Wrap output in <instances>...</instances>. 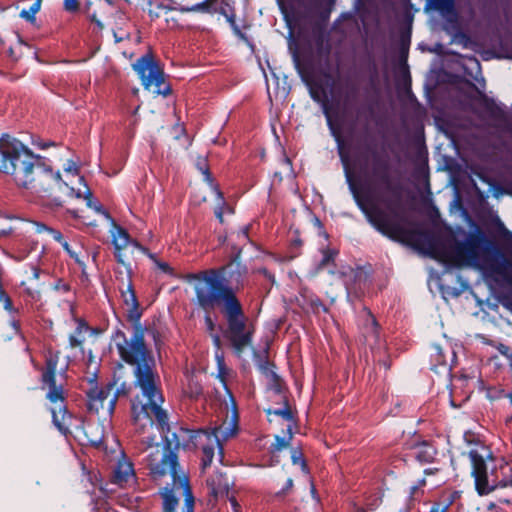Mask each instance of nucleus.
I'll return each mask as SVG.
<instances>
[{
    "instance_id": "nucleus-14",
    "label": "nucleus",
    "mask_w": 512,
    "mask_h": 512,
    "mask_svg": "<svg viewBox=\"0 0 512 512\" xmlns=\"http://www.w3.org/2000/svg\"><path fill=\"white\" fill-rule=\"evenodd\" d=\"M309 93L311 98L320 104L324 115L327 118L328 124H331V115H330V99L328 92L321 81L319 80H311L308 82Z\"/></svg>"
},
{
    "instance_id": "nucleus-57",
    "label": "nucleus",
    "mask_w": 512,
    "mask_h": 512,
    "mask_svg": "<svg viewBox=\"0 0 512 512\" xmlns=\"http://www.w3.org/2000/svg\"><path fill=\"white\" fill-rule=\"evenodd\" d=\"M302 240L300 238H296L294 239L292 242H291V247L292 248H296V249H300L301 246H302Z\"/></svg>"
},
{
    "instance_id": "nucleus-47",
    "label": "nucleus",
    "mask_w": 512,
    "mask_h": 512,
    "mask_svg": "<svg viewBox=\"0 0 512 512\" xmlns=\"http://www.w3.org/2000/svg\"><path fill=\"white\" fill-rule=\"evenodd\" d=\"M198 168L205 175V179L209 182H212V177L205 160L198 163Z\"/></svg>"
},
{
    "instance_id": "nucleus-51",
    "label": "nucleus",
    "mask_w": 512,
    "mask_h": 512,
    "mask_svg": "<svg viewBox=\"0 0 512 512\" xmlns=\"http://www.w3.org/2000/svg\"><path fill=\"white\" fill-rule=\"evenodd\" d=\"M293 487V480L291 478L287 479L284 487L281 491L277 493V495H284L288 490L292 489Z\"/></svg>"
},
{
    "instance_id": "nucleus-2",
    "label": "nucleus",
    "mask_w": 512,
    "mask_h": 512,
    "mask_svg": "<svg viewBox=\"0 0 512 512\" xmlns=\"http://www.w3.org/2000/svg\"><path fill=\"white\" fill-rule=\"evenodd\" d=\"M141 396L142 391H139L131 397V421L135 432L139 435L149 433L156 424L162 434V446L156 444L154 449H166L167 441L174 438L175 442H179V446L175 450L177 461L179 449L181 447L184 448L187 441H191L195 446H201L203 454L201 465L203 469L211 465L215 449L218 450L220 461L222 460V442L236 435V422L230 423L227 426L221 425L211 430H189L176 427L172 431L169 425L168 415L161 407L164 402L162 389L160 388V401H155V404L148 403V401L152 402L150 398H142Z\"/></svg>"
},
{
    "instance_id": "nucleus-55",
    "label": "nucleus",
    "mask_w": 512,
    "mask_h": 512,
    "mask_svg": "<svg viewBox=\"0 0 512 512\" xmlns=\"http://www.w3.org/2000/svg\"><path fill=\"white\" fill-rule=\"evenodd\" d=\"M67 173H71L72 175H78L79 168L75 163H71L68 167L65 168Z\"/></svg>"
},
{
    "instance_id": "nucleus-33",
    "label": "nucleus",
    "mask_w": 512,
    "mask_h": 512,
    "mask_svg": "<svg viewBox=\"0 0 512 512\" xmlns=\"http://www.w3.org/2000/svg\"><path fill=\"white\" fill-rule=\"evenodd\" d=\"M257 367L265 377H276V372L273 369L274 365L269 362L267 356L259 360Z\"/></svg>"
},
{
    "instance_id": "nucleus-32",
    "label": "nucleus",
    "mask_w": 512,
    "mask_h": 512,
    "mask_svg": "<svg viewBox=\"0 0 512 512\" xmlns=\"http://www.w3.org/2000/svg\"><path fill=\"white\" fill-rule=\"evenodd\" d=\"M148 15L151 20L157 19L160 17V12H165V5L162 0H150L148 2Z\"/></svg>"
},
{
    "instance_id": "nucleus-22",
    "label": "nucleus",
    "mask_w": 512,
    "mask_h": 512,
    "mask_svg": "<svg viewBox=\"0 0 512 512\" xmlns=\"http://www.w3.org/2000/svg\"><path fill=\"white\" fill-rule=\"evenodd\" d=\"M360 320L364 329L365 337H378L379 325L371 310L364 306L360 312Z\"/></svg>"
},
{
    "instance_id": "nucleus-58",
    "label": "nucleus",
    "mask_w": 512,
    "mask_h": 512,
    "mask_svg": "<svg viewBox=\"0 0 512 512\" xmlns=\"http://www.w3.org/2000/svg\"><path fill=\"white\" fill-rule=\"evenodd\" d=\"M12 327L16 330V331H19L20 330V323L19 321L17 320H13L12 323H11Z\"/></svg>"
},
{
    "instance_id": "nucleus-4",
    "label": "nucleus",
    "mask_w": 512,
    "mask_h": 512,
    "mask_svg": "<svg viewBox=\"0 0 512 512\" xmlns=\"http://www.w3.org/2000/svg\"><path fill=\"white\" fill-rule=\"evenodd\" d=\"M428 244L430 255L446 265H472L512 282V242L505 248V255L483 235H471L465 241L429 240Z\"/></svg>"
},
{
    "instance_id": "nucleus-8",
    "label": "nucleus",
    "mask_w": 512,
    "mask_h": 512,
    "mask_svg": "<svg viewBox=\"0 0 512 512\" xmlns=\"http://www.w3.org/2000/svg\"><path fill=\"white\" fill-rule=\"evenodd\" d=\"M60 351L48 347L45 352V366L42 369V387L47 388L46 398L53 405L51 408L52 420L57 429L64 435L70 433L72 414L68 412L65 404V392L62 384H56V372L60 360Z\"/></svg>"
},
{
    "instance_id": "nucleus-37",
    "label": "nucleus",
    "mask_w": 512,
    "mask_h": 512,
    "mask_svg": "<svg viewBox=\"0 0 512 512\" xmlns=\"http://www.w3.org/2000/svg\"><path fill=\"white\" fill-rule=\"evenodd\" d=\"M41 7V0H36L28 10L23 9L20 13V16L27 21L33 22L35 20V15L38 13Z\"/></svg>"
},
{
    "instance_id": "nucleus-27",
    "label": "nucleus",
    "mask_w": 512,
    "mask_h": 512,
    "mask_svg": "<svg viewBox=\"0 0 512 512\" xmlns=\"http://www.w3.org/2000/svg\"><path fill=\"white\" fill-rule=\"evenodd\" d=\"M266 413L268 416L273 414L282 417L283 419L288 421L290 423L289 425L291 426L292 424H295V416L286 397H284V406L282 408L268 409Z\"/></svg>"
},
{
    "instance_id": "nucleus-5",
    "label": "nucleus",
    "mask_w": 512,
    "mask_h": 512,
    "mask_svg": "<svg viewBox=\"0 0 512 512\" xmlns=\"http://www.w3.org/2000/svg\"><path fill=\"white\" fill-rule=\"evenodd\" d=\"M368 175L374 184L384 187L393 195L394 199H381L390 213L383 211L372 203L369 197L361 195L354 187H351L358 208L365 215L368 222L382 235L395 242L406 243L412 238L413 233L406 230L397 218L395 210L398 207L401 195L398 189L392 186L388 161L374 154L373 165Z\"/></svg>"
},
{
    "instance_id": "nucleus-52",
    "label": "nucleus",
    "mask_w": 512,
    "mask_h": 512,
    "mask_svg": "<svg viewBox=\"0 0 512 512\" xmlns=\"http://www.w3.org/2000/svg\"><path fill=\"white\" fill-rule=\"evenodd\" d=\"M65 7L69 11H74L78 7L77 0H65Z\"/></svg>"
},
{
    "instance_id": "nucleus-29",
    "label": "nucleus",
    "mask_w": 512,
    "mask_h": 512,
    "mask_svg": "<svg viewBox=\"0 0 512 512\" xmlns=\"http://www.w3.org/2000/svg\"><path fill=\"white\" fill-rule=\"evenodd\" d=\"M433 6L443 15L456 16L454 0H432Z\"/></svg>"
},
{
    "instance_id": "nucleus-45",
    "label": "nucleus",
    "mask_w": 512,
    "mask_h": 512,
    "mask_svg": "<svg viewBox=\"0 0 512 512\" xmlns=\"http://www.w3.org/2000/svg\"><path fill=\"white\" fill-rule=\"evenodd\" d=\"M54 290L65 294L71 290V286L64 280L58 279L54 284Z\"/></svg>"
},
{
    "instance_id": "nucleus-34",
    "label": "nucleus",
    "mask_w": 512,
    "mask_h": 512,
    "mask_svg": "<svg viewBox=\"0 0 512 512\" xmlns=\"http://www.w3.org/2000/svg\"><path fill=\"white\" fill-rule=\"evenodd\" d=\"M0 303H2L4 310L8 313H18V309L14 307L10 296L5 292L3 285L0 286Z\"/></svg>"
},
{
    "instance_id": "nucleus-19",
    "label": "nucleus",
    "mask_w": 512,
    "mask_h": 512,
    "mask_svg": "<svg viewBox=\"0 0 512 512\" xmlns=\"http://www.w3.org/2000/svg\"><path fill=\"white\" fill-rule=\"evenodd\" d=\"M112 32L115 38V42H121L130 37V22L128 16L121 12L117 11L114 14V23L112 25Z\"/></svg>"
},
{
    "instance_id": "nucleus-16",
    "label": "nucleus",
    "mask_w": 512,
    "mask_h": 512,
    "mask_svg": "<svg viewBox=\"0 0 512 512\" xmlns=\"http://www.w3.org/2000/svg\"><path fill=\"white\" fill-rule=\"evenodd\" d=\"M206 484L209 493L215 498L228 496L229 494L230 481L228 477L221 472L217 471L209 475L206 479Z\"/></svg>"
},
{
    "instance_id": "nucleus-25",
    "label": "nucleus",
    "mask_w": 512,
    "mask_h": 512,
    "mask_svg": "<svg viewBox=\"0 0 512 512\" xmlns=\"http://www.w3.org/2000/svg\"><path fill=\"white\" fill-rule=\"evenodd\" d=\"M183 393L191 399H196L202 395V384L194 375L189 374L186 376V384L183 387Z\"/></svg>"
},
{
    "instance_id": "nucleus-6",
    "label": "nucleus",
    "mask_w": 512,
    "mask_h": 512,
    "mask_svg": "<svg viewBox=\"0 0 512 512\" xmlns=\"http://www.w3.org/2000/svg\"><path fill=\"white\" fill-rule=\"evenodd\" d=\"M166 449H154L146 458L149 475L154 481H160L166 475L172 479L160 492L163 500V512H194V496L189 477L176 460L175 450L179 442L174 438L167 441Z\"/></svg>"
},
{
    "instance_id": "nucleus-63",
    "label": "nucleus",
    "mask_w": 512,
    "mask_h": 512,
    "mask_svg": "<svg viewBox=\"0 0 512 512\" xmlns=\"http://www.w3.org/2000/svg\"><path fill=\"white\" fill-rule=\"evenodd\" d=\"M243 235H244L245 237H247V236H248V229H247V228H245V229L243 230Z\"/></svg>"
},
{
    "instance_id": "nucleus-53",
    "label": "nucleus",
    "mask_w": 512,
    "mask_h": 512,
    "mask_svg": "<svg viewBox=\"0 0 512 512\" xmlns=\"http://www.w3.org/2000/svg\"><path fill=\"white\" fill-rule=\"evenodd\" d=\"M141 441H142V443L146 444V447L150 448L155 443V436L148 435L146 437H143Z\"/></svg>"
},
{
    "instance_id": "nucleus-54",
    "label": "nucleus",
    "mask_w": 512,
    "mask_h": 512,
    "mask_svg": "<svg viewBox=\"0 0 512 512\" xmlns=\"http://www.w3.org/2000/svg\"><path fill=\"white\" fill-rule=\"evenodd\" d=\"M166 24H167V27L170 29H175V28L180 27L177 19H175L174 17L166 18Z\"/></svg>"
},
{
    "instance_id": "nucleus-24",
    "label": "nucleus",
    "mask_w": 512,
    "mask_h": 512,
    "mask_svg": "<svg viewBox=\"0 0 512 512\" xmlns=\"http://www.w3.org/2000/svg\"><path fill=\"white\" fill-rule=\"evenodd\" d=\"M315 53L319 58H328L331 53V43L327 35L323 32L314 37Z\"/></svg>"
},
{
    "instance_id": "nucleus-48",
    "label": "nucleus",
    "mask_w": 512,
    "mask_h": 512,
    "mask_svg": "<svg viewBox=\"0 0 512 512\" xmlns=\"http://www.w3.org/2000/svg\"><path fill=\"white\" fill-rule=\"evenodd\" d=\"M115 276L116 280L119 283L118 287H125L126 286V272L124 273L122 270H115Z\"/></svg>"
},
{
    "instance_id": "nucleus-43",
    "label": "nucleus",
    "mask_w": 512,
    "mask_h": 512,
    "mask_svg": "<svg viewBox=\"0 0 512 512\" xmlns=\"http://www.w3.org/2000/svg\"><path fill=\"white\" fill-rule=\"evenodd\" d=\"M162 2L166 6L165 12H168V11L184 12L182 9L186 8V6L179 5L176 0H162Z\"/></svg>"
},
{
    "instance_id": "nucleus-41",
    "label": "nucleus",
    "mask_w": 512,
    "mask_h": 512,
    "mask_svg": "<svg viewBox=\"0 0 512 512\" xmlns=\"http://www.w3.org/2000/svg\"><path fill=\"white\" fill-rule=\"evenodd\" d=\"M269 379V387L272 389L275 393L281 394L283 390V383L281 378L276 374V377H266Z\"/></svg>"
},
{
    "instance_id": "nucleus-11",
    "label": "nucleus",
    "mask_w": 512,
    "mask_h": 512,
    "mask_svg": "<svg viewBox=\"0 0 512 512\" xmlns=\"http://www.w3.org/2000/svg\"><path fill=\"white\" fill-rule=\"evenodd\" d=\"M90 388L86 391V407L91 413H99L106 410L108 414L114 412L117 398L121 393L126 394L125 385L123 384L115 394L110 397L114 384L109 383L104 387H98L96 375L88 379Z\"/></svg>"
},
{
    "instance_id": "nucleus-42",
    "label": "nucleus",
    "mask_w": 512,
    "mask_h": 512,
    "mask_svg": "<svg viewBox=\"0 0 512 512\" xmlns=\"http://www.w3.org/2000/svg\"><path fill=\"white\" fill-rule=\"evenodd\" d=\"M24 293L29 298V300L33 303H38L41 301V292L37 289L25 287Z\"/></svg>"
},
{
    "instance_id": "nucleus-3",
    "label": "nucleus",
    "mask_w": 512,
    "mask_h": 512,
    "mask_svg": "<svg viewBox=\"0 0 512 512\" xmlns=\"http://www.w3.org/2000/svg\"><path fill=\"white\" fill-rule=\"evenodd\" d=\"M132 273L126 271V286L119 287V290L123 303L129 307L127 319L133 324V334L128 340L126 334L117 329L112 339L120 358L126 364L134 366V388L142 391V398L148 397L155 404V401H160V376L154 356L144 341L146 328L140 323L142 312L133 287Z\"/></svg>"
},
{
    "instance_id": "nucleus-1",
    "label": "nucleus",
    "mask_w": 512,
    "mask_h": 512,
    "mask_svg": "<svg viewBox=\"0 0 512 512\" xmlns=\"http://www.w3.org/2000/svg\"><path fill=\"white\" fill-rule=\"evenodd\" d=\"M247 273L245 265L232 260L217 268L186 275V280L194 283L196 304L205 312V328L214 346L220 348L221 339L215 333L216 324L210 313L218 307L226 324L225 337L237 355L252 345L255 333V325L249 321L237 295Z\"/></svg>"
},
{
    "instance_id": "nucleus-49",
    "label": "nucleus",
    "mask_w": 512,
    "mask_h": 512,
    "mask_svg": "<svg viewBox=\"0 0 512 512\" xmlns=\"http://www.w3.org/2000/svg\"><path fill=\"white\" fill-rule=\"evenodd\" d=\"M356 96H357V89H356V87H351L347 91V93H346V95L344 97V103L345 104L349 103L350 101L354 100L356 98Z\"/></svg>"
},
{
    "instance_id": "nucleus-30",
    "label": "nucleus",
    "mask_w": 512,
    "mask_h": 512,
    "mask_svg": "<svg viewBox=\"0 0 512 512\" xmlns=\"http://www.w3.org/2000/svg\"><path fill=\"white\" fill-rule=\"evenodd\" d=\"M339 251L333 248H326L322 250V259L318 264V269H323L330 264H334Z\"/></svg>"
},
{
    "instance_id": "nucleus-18",
    "label": "nucleus",
    "mask_w": 512,
    "mask_h": 512,
    "mask_svg": "<svg viewBox=\"0 0 512 512\" xmlns=\"http://www.w3.org/2000/svg\"><path fill=\"white\" fill-rule=\"evenodd\" d=\"M71 315L72 319L76 324L74 332L69 336V345L71 348L81 347L85 342V334L89 330V325L87 321L83 318H80L76 315L75 309L71 307Z\"/></svg>"
},
{
    "instance_id": "nucleus-64",
    "label": "nucleus",
    "mask_w": 512,
    "mask_h": 512,
    "mask_svg": "<svg viewBox=\"0 0 512 512\" xmlns=\"http://www.w3.org/2000/svg\"><path fill=\"white\" fill-rule=\"evenodd\" d=\"M447 508H448V506H443V507L441 508V512H446Z\"/></svg>"
},
{
    "instance_id": "nucleus-9",
    "label": "nucleus",
    "mask_w": 512,
    "mask_h": 512,
    "mask_svg": "<svg viewBox=\"0 0 512 512\" xmlns=\"http://www.w3.org/2000/svg\"><path fill=\"white\" fill-rule=\"evenodd\" d=\"M133 68L139 75L145 89L151 90L157 96L167 97L171 94V85L166 80L163 70L152 54L142 55L133 64Z\"/></svg>"
},
{
    "instance_id": "nucleus-23",
    "label": "nucleus",
    "mask_w": 512,
    "mask_h": 512,
    "mask_svg": "<svg viewBox=\"0 0 512 512\" xmlns=\"http://www.w3.org/2000/svg\"><path fill=\"white\" fill-rule=\"evenodd\" d=\"M436 455V448L427 442H423L415 447V459L421 464L432 463Z\"/></svg>"
},
{
    "instance_id": "nucleus-46",
    "label": "nucleus",
    "mask_w": 512,
    "mask_h": 512,
    "mask_svg": "<svg viewBox=\"0 0 512 512\" xmlns=\"http://www.w3.org/2000/svg\"><path fill=\"white\" fill-rule=\"evenodd\" d=\"M433 349H434L435 353L431 354V357L434 358L438 363L445 364L446 363L445 356L443 355L440 347L434 346Z\"/></svg>"
},
{
    "instance_id": "nucleus-13",
    "label": "nucleus",
    "mask_w": 512,
    "mask_h": 512,
    "mask_svg": "<svg viewBox=\"0 0 512 512\" xmlns=\"http://www.w3.org/2000/svg\"><path fill=\"white\" fill-rule=\"evenodd\" d=\"M342 276L348 294H354L357 297L363 294L369 275L361 267L349 268L347 272L342 273Z\"/></svg>"
},
{
    "instance_id": "nucleus-56",
    "label": "nucleus",
    "mask_w": 512,
    "mask_h": 512,
    "mask_svg": "<svg viewBox=\"0 0 512 512\" xmlns=\"http://www.w3.org/2000/svg\"><path fill=\"white\" fill-rule=\"evenodd\" d=\"M34 145H36L40 149H47L54 145L53 142H33Z\"/></svg>"
},
{
    "instance_id": "nucleus-39",
    "label": "nucleus",
    "mask_w": 512,
    "mask_h": 512,
    "mask_svg": "<svg viewBox=\"0 0 512 512\" xmlns=\"http://www.w3.org/2000/svg\"><path fill=\"white\" fill-rule=\"evenodd\" d=\"M227 22L230 24V27L232 28L235 35H237L240 39L244 41H248L247 36L241 31L239 26L236 23L235 15L234 13H231L229 15H226Z\"/></svg>"
},
{
    "instance_id": "nucleus-38",
    "label": "nucleus",
    "mask_w": 512,
    "mask_h": 512,
    "mask_svg": "<svg viewBox=\"0 0 512 512\" xmlns=\"http://www.w3.org/2000/svg\"><path fill=\"white\" fill-rule=\"evenodd\" d=\"M212 1L213 0H204L200 3H197L193 6H186V8H183L182 10L183 11H186V12H198V11H201V12H205V13H209L211 12L213 9H212Z\"/></svg>"
},
{
    "instance_id": "nucleus-61",
    "label": "nucleus",
    "mask_w": 512,
    "mask_h": 512,
    "mask_svg": "<svg viewBox=\"0 0 512 512\" xmlns=\"http://www.w3.org/2000/svg\"><path fill=\"white\" fill-rule=\"evenodd\" d=\"M33 276L35 279H38L39 277V269L36 267L33 268Z\"/></svg>"
},
{
    "instance_id": "nucleus-17",
    "label": "nucleus",
    "mask_w": 512,
    "mask_h": 512,
    "mask_svg": "<svg viewBox=\"0 0 512 512\" xmlns=\"http://www.w3.org/2000/svg\"><path fill=\"white\" fill-rule=\"evenodd\" d=\"M66 253L77 263L82 271L85 270L86 260L89 258L88 251L84 248L83 244L77 241L68 242L65 238L62 243H59Z\"/></svg>"
},
{
    "instance_id": "nucleus-15",
    "label": "nucleus",
    "mask_w": 512,
    "mask_h": 512,
    "mask_svg": "<svg viewBox=\"0 0 512 512\" xmlns=\"http://www.w3.org/2000/svg\"><path fill=\"white\" fill-rule=\"evenodd\" d=\"M135 478L133 463L123 454L117 461L113 472V482L123 486Z\"/></svg>"
},
{
    "instance_id": "nucleus-50",
    "label": "nucleus",
    "mask_w": 512,
    "mask_h": 512,
    "mask_svg": "<svg viewBox=\"0 0 512 512\" xmlns=\"http://www.w3.org/2000/svg\"><path fill=\"white\" fill-rule=\"evenodd\" d=\"M229 502L231 505L232 512H241V506L239 505L234 496L229 497Z\"/></svg>"
},
{
    "instance_id": "nucleus-21",
    "label": "nucleus",
    "mask_w": 512,
    "mask_h": 512,
    "mask_svg": "<svg viewBox=\"0 0 512 512\" xmlns=\"http://www.w3.org/2000/svg\"><path fill=\"white\" fill-rule=\"evenodd\" d=\"M20 142L17 140L0 139V171L6 173L7 164L12 160L17 146Z\"/></svg>"
},
{
    "instance_id": "nucleus-10",
    "label": "nucleus",
    "mask_w": 512,
    "mask_h": 512,
    "mask_svg": "<svg viewBox=\"0 0 512 512\" xmlns=\"http://www.w3.org/2000/svg\"><path fill=\"white\" fill-rule=\"evenodd\" d=\"M112 245L114 247V256L119 264H122L126 271H132L131 267V254L134 249L140 250L143 254L147 255L148 258L156 266V262L160 260L156 254L151 253L148 248L142 246L137 240L132 239L128 231L114 223L113 230L111 232Z\"/></svg>"
},
{
    "instance_id": "nucleus-40",
    "label": "nucleus",
    "mask_w": 512,
    "mask_h": 512,
    "mask_svg": "<svg viewBox=\"0 0 512 512\" xmlns=\"http://www.w3.org/2000/svg\"><path fill=\"white\" fill-rule=\"evenodd\" d=\"M291 460L293 464H300L302 467V470L307 469V463L303 456V453L300 449H292L291 451Z\"/></svg>"
},
{
    "instance_id": "nucleus-62",
    "label": "nucleus",
    "mask_w": 512,
    "mask_h": 512,
    "mask_svg": "<svg viewBox=\"0 0 512 512\" xmlns=\"http://www.w3.org/2000/svg\"><path fill=\"white\" fill-rule=\"evenodd\" d=\"M498 501L500 503H505V504L511 503V499H508V498H504V499L500 498Z\"/></svg>"
},
{
    "instance_id": "nucleus-26",
    "label": "nucleus",
    "mask_w": 512,
    "mask_h": 512,
    "mask_svg": "<svg viewBox=\"0 0 512 512\" xmlns=\"http://www.w3.org/2000/svg\"><path fill=\"white\" fill-rule=\"evenodd\" d=\"M82 431L84 434L83 442L91 446H98L102 441V433H96L93 435V432H99V426L93 423L83 424Z\"/></svg>"
},
{
    "instance_id": "nucleus-12",
    "label": "nucleus",
    "mask_w": 512,
    "mask_h": 512,
    "mask_svg": "<svg viewBox=\"0 0 512 512\" xmlns=\"http://www.w3.org/2000/svg\"><path fill=\"white\" fill-rule=\"evenodd\" d=\"M472 464V476L475 481V488L479 495H487L494 490V486L488 483L487 465L484 457L477 450L469 452Z\"/></svg>"
},
{
    "instance_id": "nucleus-44",
    "label": "nucleus",
    "mask_w": 512,
    "mask_h": 512,
    "mask_svg": "<svg viewBox=\"0 0 512 512\" xmlns=\"http://www.w3.org/2000/svg\"><path fill=\"white\" fill-rule=\"evenodd\" d=\"M156 268L166 275L175 276L174 269L167 262L161 260L156 262Z\"/></svg>"
},
{
    "instance_id": "nucleus-31",
    "label": "nucleus",
    "mask_w": 512,
    "mask_h": 512,
    "mask_svg": "<svg viewBox=\"0 0 512 512\" xmlns=\"http://www.w3.org/2000/svg\"><path fill=\"white\" fill-rule=\"evenodd\" d=\"M35 230L37 233L47 232L58 243H62L64 239L63 234L54 228L48 227L44 223L34 222Z\"/></svg>"
},
{
    "instance_id": "nucleus-60",
    "label": "nucleus",
    "mask_w": 512,
    "mask_h": 512,
    "mask_svg": "<svg viewBox=\"0 0 512 512\" xmlns=\"http://www.w3.org/2000/svg\"><path fill=\"white\" fill-rule=\"evenodd\" d=\"M437 471H438L437 468L436 469H430L429 468V469H425L424 473H425V475H430V474L436 473Z\"/></svg>"
},
{
    "instance_id": "nucleus-35",
    "label": "nucleus",
    "mask_w": 512,
    "mask_h": 512,
    "mask_svg": "<svg viewBox=\"0 0 512 512\" xmlns=\"http://www.w3.org/2000/svg\"><path fill=\"white\" fill-rule=\"evenodd\" d=\"M217 195L221 200V205L216 208L215 216L219 220L220 223H223L224 222L223 215L225 213L232 214L233 209L226 204L223 194L218 189H217Z\"/></svg>"
},
{
    "instance_id": "nucleus-7",
    "label": "nucleus",
    "mask_w": 512,
    "mask_h": 512,
    "mask_svg": "<svg viewBox=\"0 0 512 512\" xmlns=\"http://www.w3.org/2000/svg\"><path fill=\"white\" fill-rule=\"evenodd\" d=\"M17 147L5 173L12 177L17 187L50 196L56 188L67 186L62 181L60 172L54 171L45 157L34 154L21 142Z\"/></svg>"
},
{
    "instance_id": "nucleus-20",
    "label": "nucleus",
    "mask_w": 512,
    "mask_h": 512,
    "mask_svg": "<svg viewBox=\"0 0 512 512\" xmlns=\"http://www.w3.org/2000/svg\"><path fill=\"white\" fill-rule=\"evenodd\" d=\"M0 43L1 52L6 54L12 62H16L21 58L25 44L17 34L13 35L9 43L3 39H0Z\"/></svg>"
},
{
    "instance_id": "nucleus-59",
    "label": "nucleus",
    "mask_w": 512,
    "mask_h": 512,
    "mask_svg": "<svg viewBox=\"0 0 512 512\" xmlns=\"http://www.w3.org/2000/svg\"><path fill=\"white\" fill-rule=\"evenodd\" d=\"M439 510H440V504L436 503L431 507L430 512H438Z\"/></svg>"
},
{
    "instance_id": "nucleus-28",
    "label": "nucleus",
    "mask_w": 512,
    "mask_h": 512,
    "mask_svg": "<svg viewBox=\"0 0 512 512\" xmlns=\"http://www.w3.org/2000/svg\"><path fill=\"white\" fill-rule=\"evenodd\" d=\"M426 486V479H420L417 483L410 487L409 490V501L411 503L419 502L424 496V487Z\"/></svg>"
},
{
    "instance_id": "nucleus-36",
    "label": "nucleus",
    "mask_w": 512,
    "mask_h": 512,
    "mask_svg": "<svg viewBox=\"0 0 512 512\" xmlns=\"http://www.w3.org/2000/svg\"><path fill=\"white\" fill-rule=\"evenodd\" d=\"M291 425L288 426V439H285L283 437H280V436H276L275 437V443H273L271 445V452L272 453H276V452H279L281 451L282 449L286 448L288 445H289V442L292 438V432H291Z\"/></svg>"
}]
</instances>
